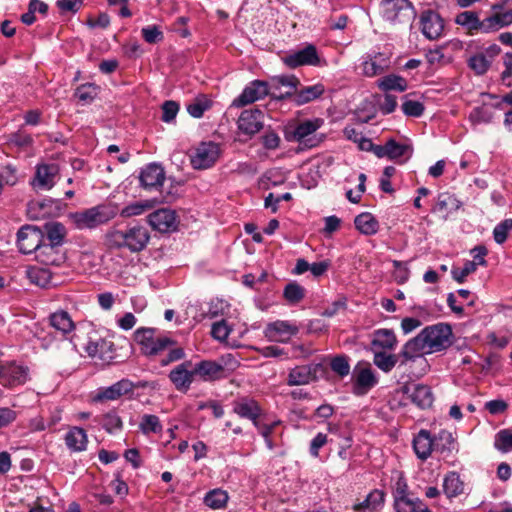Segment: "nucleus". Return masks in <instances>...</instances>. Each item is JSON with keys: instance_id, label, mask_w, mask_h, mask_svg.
<instances>
[{"instance_id": "obj_1", "label": "nucleus", "mask_w": 512, "mask_h": 512, "mask_svg": "<svg viewBox=\"0 0 512 512\" xmlns=\"http://www.w3.org/2000/svg\"><path fill=\"white\" fill-rule=\"evenodd\" d=\"M452 328L447 323H437L425 327L416 337L410 339L402 348V364L423 354L440 352L452 344Z\"/></svg>"}, {"instance_id": "obj_2", "label": "nucleus", "mask_w": 512, "mask_h": 512, "mask_svg": "<svg viewBox=\"0 0 512 512\" xmlns=\"http://www.w3.org/2000/svg\"><path fill=\"white\" fill-rule=\"evenodd\" d=\"M149 240V231L142 225L129 226L125 230H112L106 234V241L110 247L126 248L133 253L145 249Z\"/></svg>"}, {"instance_id": "obj_3", "label": "nucleus", "mask_w": 512, "mask_h": 512, "mask_svg": "<svg viewBox=\"0 0 512 512\" xmlns=\"http://www.w3.org/2000/svg\"><path fill=\"white\" fill-rule=\"evenodd\" d=\"M116 215L114 209L108 205H97L81 211L69 213L68 218L76 229H95L108 223Z\"/></svg>"}, {"instance_id": "obj_4", "label": "nucleus", "mask_w": 512, "mask_h": 512, "mask_svg": "<svg viewBox=\"0 0 512 512\" xmlns=\"http://www.w3.org/2000/svg\"><path fill=\"white\" fill-rule=\"evenodd\" d=\"M134 340L141 352L149 357L160 355L175 343L171 338L157 334L155 328H138L134 332Z\"/></svg>"}, {"instance_id": "obj_5", "label": "nucleus", "mask_w": 512, "mask_h": 512, "mask_svg": "<svg viewBox=\"0 0 512 512\" xmlns=\"http://www.w3.org/2000/svg\"><path fill=\"white\" fill-rule=\"evenodd\" d=\"M381 17L393 24H409L416 17V11L409 0H381Z\"/></svg>"}, {"instance_id": "obj_6", "label": "nucleus", "mask_w": 512, "mask_h": 512, "mask_svg": "<svg viewBox=\"0 0 512 512\" xmlns=\"http://www.w3.org/2000/svg\"><path fill=\"white\" fill-rule=\"evenodd\" d=\"M324 120L314 118L298 123L293 132L292 139L304 148H314L323 141V135H317L316 131L323 125Z\"/></svg>"}, {"instance_id": "obj_7", "label": "nucleus", "mask_w": 512, "mask_h": 512, "mask_svg": "<svg viewBox=\"0 0 512 512\" xmlns=\"http://www.w3.org/2000/svg\"><path fill=\"white\" fill-rule=\"evenodd\" d=\"M220 146L212 141L199 143L190 154V162L194 169L204 170L212 167L220 157Z\"/></svg>"}, {"instance_id": "obj_8", "label": "nucleus", "mask_w": 512, "mask_h": 512, "mask_svg": "<svg viewBox=\"0 0 512 512\" xmlns=\"http://www.w3.org/2000/svg\"><path fill=\"white\" fill-rule=\"evenodd\" d=\"M45 234L37 226L24 225L17 232V246L23 254L36 253L44 241Z\"/></svg>"}, {"instance_id": "obj_9", "label": "nucleus", "mask_w": 512, "mask_h": 512, "mask_svg": "<svg viewBox=\"0 0 512 512\" xmlns=\"http://www.w3.org/2000/svg\"><path fill=\"white\" fill-rule=\"evenodd\" d=\"M29 379V368L16 362L0 364V384L9 389L24 385Z\"/></svg>"}, {"instance_id": "obj_10", "label": "nucleus", "mask_w": 512, "mask_h": 512, "mask_svg": "<svg viewBox=\"0 0 512 512\" xmlns=\"http://www.w3.org/2000/svg\"><path fill=\"white\" fill-rule=\"evenodd\" d=\"M378 380L369 363H358L353 370L352 392L357 396L367 394Z\"/></svg>"}, {"instance_id": "obj_11", "label": "nucleus", "mask_w": 512, "mask_h": 512, "mask_svg": "<svg viewBox=\"0 0 512 512\" xmlns=\"http://www.w3.org/2000/svg\"><path fill=\"white\" fill-rule=\"evenodd\" d=\"M324 371L321 363H311L300 365L290 369L287 376V385L300 386L307 385L318 379V374Z\"/></svg>"}, {"instance_id": "obj_12", "label": "nucleus", "mask_w": 512, "mask_h": 512, "mask_svg": "<svg viewBox=\"0 0 512 512\" xmlns=\"http://www.w3.org/2000/svg\"><path fill=\"white\" fill-rule=\"evenodd\" d=\"M269 92L268 82L254 80L250 82L249 85L243 89L242 93L233 100L231 106L236 108L244 107L268 96Z\"/></svg>"}, {"instance_id": "obj_13", "label": "nucleus", "mask_w": 512, "mask_h": 512, "mask_svg": "<svg viewBox=\"0 0 512 512\" xmlns=\"http://www.w3.org/2000/svg\"><path fill=\"white\" fill-rule=\"evenodd\" d=\"M282 60L286 66L292 69L305 65L318 66L320 63L317 49L312 44H309L300 50L292 51L285 55Z\"/></svg>"}, {"instance_id": "obj_14", "label": "nucleus", "mask_w": 512, "mask_h": 512, "mask_svg": "<svg viewBox=\"0 0 512 512\" xmlns=\"http://www.w3.org/2000/svg\"><path fill=\"white\" fill-rule=\"evenodd\" d=\"M168 377L176 390L187 392L191 384L196 380L192 361L186 360L176 365L170 371Z\"/></svg>"}, {"instance_id": "obj_15", "label": "nucleus", "mask_w": 512, "mask_h": 512, "mask_svg": "<svg viewBox=\"0 0 512 512\" xmlns=\"http://www.w3.org/2000/svg\"><path fill=\"white\" fill-rule=\"evenodd\" d=\"M148 222L154 230L161 233L173 232L178 226L176 212L168 208H161L150 213Z\"/></svg>"}, {"instance_id": "obj_16", "label": "nucleus", "mask_w": 512, "mask_h": 512, "mask_svg": "<svg viewBox=\"0 0 512 512\" xmlns=\"http://www.w3.org/2000/svg\"><path fill=\"white\" fill-rule=\"evenodd\" d=\"M421 31L429 40H435L442 36L444 22L441 16L432 10L424 11L420 17Z\"/></svg>"}, {"instance_id": "obj_17", "label": "nucleus", "mask_w": 512, "mask_h": 512, "mask_svg": "<svg viewBox=\"0 0 512 512\" xmlns=\"http://www.w3.org/2000/svg\"><path fill=\"white\" fill-rule=\"evenodd\" d=\"M233 412L241 418L252 421L254 426H258V419L262 414V408L255 399L241 397L233 402Z\"/></svg>"}, {"instance_id": "obj_18", "label": "nucleus", "mask_w": 512, "mask_h": 512, "mask_svg": "<svg viewBox=\"0 0 512 512\" xmlns=\"http://www.w3.org/2000/svg\"><path fill=\"white\" fill-rule=\"evenodd\" d=\"M455 23L463 27L469 35L487 34L486 18L480 19L475 11H463L456 15Z\"/></svg>"}, {"instance_id": "obj_19", "label": "nucleus", "mask_w": 512, "mask_h": 512, "mask_svg": "<svg viewBox=\"0 0 512 512\" xmlns=\"http://www.w3.org/2000/svg\"><path fill=\"white\" fill-rule=\"evenodd\" d=\"M134 384L128 379H121L109 387H101L97 390L94 399L98 401H113L124 395L132 393Z\"/></svg>"}, {"instance_id": "obj_20", "label": "nucleus", "mask_w": 512, "mask_h": 512, "mask_svg": "<svg viewBox=\"0 0 512 512\" xmlns=\"http://www.w3.org/2000/svg\"><path fill=\"white\" fill-rule=\"evenodd\" d=\"M298 326L283 320L269 323L265 329V335L272 341L286 342L298 333Z\"/></svg>"}, {"instance_id": "obj_21", "label": "nucleus", "mask_w": 512, "mask_h": 512, "mask_svg": "<svg viewBox=\"0 0 512 512\" xmlns=\"http://www.w3.org/2000/svg\"><path fill=\"white\" fill-rule=\"evenodd\" d=\"M139 180L145 189H158L165 181L164 168L160 164L150 163L142 168Z\"/></svg>"}, {"instance_id": "obj_22", "label": "nucleus", "mask_w": 512, "mask_h": 512, "mask_svg": "<svg viewBox=\"0 0 512 512\" xmlns=\"http://www.w3.org/2000/svg\"><path fill=\"white\" fill-rule=\"evenodd\" d=\"M263 127V111L260 109L244 110L238 119V128L247 135H254Z\"/></svg>"}, {"instance_id": "obj_23", "label": "nucleus", "mask_w": 512, "mask_h": 512, "mask_svg": "<svg viewBox=\"0 0 512 512\" xmlns=\"http://www.w3.org/2000/svg\"><path fill=\"white\" fill-rule=\"evenodd\" d=\"M195 378L204 382H212L223 376V365L212 360H202L193 364Z\"/></svg>"}, {"instance_id": "obj_24", "label": "nucleus", "mask_w": 512, "mask_h": 512, "mask_svg": "<svg viewBox=\"0 0 512 512\" xmlns=\"http://www.w3.org/2000/svg\"><path fill=\"white\" fill-rule=\"evenodd\" d=\"M35 257L45 266H60L65 261V254L61 247L49 243H42Z\"/></svg>"}, {"instance_id": "obj_25", "label": "nucleus", "mask_w": 512, "mask_h": 512, "mask_svg": "<svg viewBox=\"0 0 512 512\" xmlns=\"http://www.w3.org/2000/svg\"><path fill=\"white\" fill-rule=\"evenodd\" d=\"M88 355L104 362H110L113 359L114 344L112 341L104 338L90 340L85 348Z\"/></svg>"}, {"instance_id": "obj_26", "label": "nucleus", "mask_w": 512, "mask_h": 512, "mask_svg": "<svg viewBox=\"0 0 512 512\" xmlns=\"http://www.w3.org/2000/svg\"><path fill=\"white\" fill-rule=\"evenodd\" d=\"M362 73L367 77H374L384 73L390 66L389 58L383 53L368 56L362 62Z\"/></svg>"}, {"instance_id": "obj_27", "label": "nucleus", "mask_w": 512, "mask_h": 512, "mask_svg": "<svg viewBox=\"0 0 512 512\" xmlns=\"http://www.w3.org/2000/svg\"><path fill=\"white\" fill-rule=\"evenodd\" d=\"M385 503V493L382 490H372L366 498L352 506L355 512H379Z\"/></svg>"}, {"instance_id": "obj_28", "label": "nucleus", "mask_w": 512, "mask_h": 512, "mask_svg": "<svg viewBox=\"0 0 512 512\" xmlns=\"http://www.w3.org/2000/svg\"><path fill=\"white\" fill-rule=\"evenodd\" d=\"M413 448L418 458L426 460L434 451V439L427 430H420L413 439Z\"/></svg>"}, {"instance_id": "obj_29", "label": "nucleus", "mask_w": 512, "mask_h": 512, "mask_svg": "<svg viewBox=\"0 0 512 512\" xmlns=\"http://www.w3.org/2000/svg\"><path fill=\"white\" fill-rule=\"evenodd\" d=\"M65 444L71 452H82L86 450L88 437L83 428L74 426L65 435Z\"/></svg>"}, {"instance_id": "obj_30", "label": "nucleus", "mask_w": 512, "mask_h": 512, "mask_svg": "<svg viewBox=\"0 0 512 512\" xmlns=\"http://www.w3.org/2000/svg\"><path fill=\"white\" fill-rule=\"evenodd\" d=\"M324 91L325 89L322 84L305 86L299 90L296 89L291 98L296 105L300 106L319 98Z\"/></svg>"}, {"instance_id": "obj_31", "label": "nucleus", "mask_w": 512, "mask_h": 512, "mask_svg": "<svg viewBox=\"0 0 512 512\" xmlns=\"http://www.w3.org/2000/svg\"><path fill=\"white\" fill-rule=\"evenodd\" d=\"M58 172L55 164H42L37 166L33 185L40 188H51L54 184V177Z\"/></svg>"}, {"instance_id": "obj_32", "label": "nucleus", "mask_w": 512, "mask_h": 512, "mask_svg": "<svg viewBox=\"0 0 512 512\" xmlns=\"http://www.w3.org/2000/svg\"><path fill=\"white\" fill-rule=\"evenodd\" d=\"M410 392V399L420 408H428L433 403V394L429 386L424 384H415L412 389L406 388Z\"/></svg>"}, {"instance_id": "obj_33", "label": "nucleus", "mask_w": 512, "mask_h": 512, "mask_svg": "<svg viewBox=\"0 0 512 512\" xmlns=\"http://www.w3.org/2000/svg\"><path fill=\"white\" fill-rule=\"evenodd\" d=\"M512 24V8L508 11L493 12L492 15L486 17L487 34L496 32L501 28Z\"/></svg>"}, {"instance_id": "obj_34", "label": "nucleus", "mask_w": 512, "mask_h": 512, "mask_svg": "<svg viewBox=\"0 0 512 512\" xmlns=\"http://www.w3.org/2000/svg\"><path fill=\"white\" fill-rule=\"evenodd\" d=\"M27 276L31 283L40 287L56 285L53 281L52 272L46 267L32 266L27 270Z\"/></svg>"}, {"instance_id": "obj_35", "label": "nucleus", "mask_w": 512, "mask_h": 512, "mask_svg": "<svg viewBox=\"0 0 512 512\" xmlns=\"http://www.w3.org/2000/svg\"><path fill=\"white\" fill-rule=\"evenodd\" d=\"M50 325L63 334H68L74 330L75 324L68 312L59 310L52 313L49 317Z\"/></svg>"}, {"instance_id": "obj_36", "label": "nucleus", "mask_w": 512, "mask_h": 512, "mask_svg": "<svg viewBox=\"0 0 512 512\" xmlns=\"http://www.w3.org/2000/svg\"><path fill=\"white\" fill-rule=\"evenodd\" d=\"M355 227L364 235H374L378 232L379 223L376 218L368 212L359 214L354 219Z\"/></svg>"}, {"instance_id": "obj_37", "label": "nucleus", "mask_w": 512, "mask_h": 512, "mask_svg": "<svg viewBox=\"0 0 512 512\" xmlns=\"http://www.w3.org/2000/svg\"><path fill=\"white\" fill-rule=\"evenodd\" d=\"M44 228L49 244L61 247L67 234L65 226L60 222H49L45 224Z\"/></svg>"}, {"instance_id": "obj_38", "label": "nucleus", "mask_w": 512, "mask_h": 512, "mask_svg": "<svg viewBox=\"0 0 512 512\" xmlns=\"http://www.w3.org/2000/svg\"><path fill=\"white\" fill-rule=\"evenodd\" d=\"M397 343L393 330L378 329L373 333L372 346L383 349H394Z\"/></svg>"}, {"instance_id": "obj_39", "label": "nucleus", "mask_w": 512, "mask_h": 512, "mask_svg": "<svg viewBox=\"0 0 512 512\" xmlns=\"http://www.w3.org/2000/svg\"><path fill=\"white\" fill-rule=\"evenodd\" d=\"M443 490L447 497H456L464 492V483L456 472H450L443 481Z\"/></svg>"}, {"instance_id": "obj_40", "label": "nucleus", "mask_w": 512, "mask_h": 512, "mask_svg": "<svg viewBox=\"0 0 512 512\" xmlns=\"http://www.w3.org/2000/svg\"><path fill=\"white\" fill-rule=\"evenodd\" d=\"M395 512H432L419 498L394 501Z\"/></svg>"}, {"instance_id": "obj_41", "label": "nucleus", "mask_w": 512, "mask_h": 512, "mask_svg": "<svg viewBox=\"0 0 512 512\" xmlns=\"http://www.w3.org/2000/svg\"><path fill=\"white\" fill-rule=\"evenodd\" d=\"M212 107V101L206 95H199L187 104V112L194 118H201Z\"/></svg>"}, {"instance_id": "obj_42", "label": "nucleus", "mask_w": 512, "mask_h": 512, "mask_svg": "<svg viewBox=\"0 0 512 512\" xmlns=\"http://www.w3.org/2000/svg\"><path fill=\"white\" fill-rule=\"evenodd\" d=\"M434 439V451L440 454L450 453L455 446V441L451 432L441 430Z\"/></svg>"}, {"instance_id": "obj_43", "label": "nucleus", "mask_w": 512, "mask_h": 512, "mask_svg": "<svg viewBox=\"0 0 512 512\" xmlns=\"http://www.w3.org/2000/svg\"><path fill=\"white\" fill-rule=\"evenodd\" d=\"M388 144V159L390 160H399L401 157L406 156V159H409L412 156L413 149L410 145L398 143L393 138L387 141ZM401 163L404 162L400 161Z\"/></svg>"}, {"instance_id": "obj_44", "label": "nucleus", "mask_w": 512, "mask_h": 512, "mask_svg": "<svg viewBox=\"0 0 512 512\" xmlns=\"http://www.w3.org/2000/svg\"><path fill=\"white\" fill-rule=\"evenodd\" d=\"M491 64V59H489L488 56L482 52L471 55L467 59L468 67L476 75H484L489 70Z\"/></svg>"}, {"instance_id": "obj_45", "label": "nucleus", "mask_w": 512, "mask_h": 512, "mask_svg": "<svg viewBox=\"0 0 512 512\" xmlns=\"http://www.w3.org/2000/svg\"><path fill=\"white\" fill-rule=\"evenodd\" d=\"M229 496L222 489H213L204 497V503L211 509H222L226 506Z\"/></svg>"}, {"instance_id": "obj_46", "label": "nucleus", "mask_w": 512, "mask_h": 512, "mask_svg": "<svg viewBox=\"0 0 512 512\" xmlns=\"http://www.w3.org/2000/svg\"><path fill=\"white\" fill-rule=\"evenodd\" d=\"M99 87L93 83H85L77 87L74 96L82 104L91 103L98 95Z\"/></svg>"}, {"instance_id": "obj_47", "label": "nucleus", "mask_w": 512, "mask_h": 512, "mask_svg": "<svg viewBox=\"0 0 512 512\" xmlns=\"http://www.w3.org/2000/svg\"><path fill=\"white\" fill-rule=\"evenodd\" d=\"M152 207L153 201L151 200L133 202L121 209L120 216L124 218L138 216L143 214L147 210H150Z\"/></svg>"}, {"instance_id": "obj_48", "label": "nucleus", "mask_w": 512, "mask_h": 512, "mask_svg": "<svg viewBox=\"0 0 512 512\" xmlns=\"http://www.w3.org/2000/svg\"><path fill=\"white\" fill-rule=\"evenodd\" d=\"M378 86L383 91H405L407 88L406 80L400 76L388 75L378 81Z\"/></svg>"}, {"instance_id": "obj_49", "label": "nucleus", "mask_w": 512, "mask_h": 512, "mask_svg": "<svg viewBox=\"0 0 512 512\" xmlns=\"http://www.w3.org/2000/svg\"><path fill=\"white\" fill-rule=\"evenodd\" d=\"M139 429L145 435L150 433H160L163 429L158 416L152 414H144L141 418Z\"/></svg>"}, {"instance_id": "obj_50", "label": "nucleus", "mask_w": 512, "mask_h": 512, "mask_svg": "<svg viewBox=\"0 0 512 512\" xmlns=\"http://www.w3.org/2000/svg\"><path fill=\"white\" fill-rule=\"evenodd\" d=\"M283 296L289 304L295 305L305 297V289L298 283L291 282L285 286Z\"/></svg>"}, {"instance_id": "obj_51", "label": "nucleus", "mask_w": 512, "mask_h": 512, "mask_svg": "<svg viewBox=\"0 0 512 512\" xmlns=\"http://www.w3.org/2000/svg\"><path fill=\"white\" fill-rule=\"evenodd\" d=\"M470 120L474 123H489L494 118V108L491 105L484 104L474 108L470 113Z\"/></svg>"}, {"instance_id": "obj_52", "label": "nucleus", "mask_w": 512, "mask_h": 512, "mask_svg": "<svg viewBox=\"0 0 512 512\" xmlns=\"http://www.w3.org/2000/svg\"><path fill=\"white\" fill-rule=\"evenodd\" d=\"M494 447L502 453L512 451V430L502 429L498 431L494 438Z\"/></svg>"}, {"instance_id": "obj_53", "label": "nucleus", "mask_w": 512, "mask_h": 512, "mask_svg": "<svg viewBox=\"0 0 512 512\" xmlns=\"http://www.w3.org/2000/svg\"><path fill=\"white\" fill-rule=\"evenodd\" d=\"M331 370L339 377L344 378L350 373L349 357L347 355H337L330 361Z\"/></svg>"}, {"instance_id": "obj_54", "label": "nucleus", "mask_w": 512, "mask_h": 512, "mask_svg": "<svg viewBox=\"0 0 512 512\" xmlns=\"http://www.w3.org/2000/svg\"><path fill=\"white\" fill-rule=\"evenodd\" d=\"M374 364L382 371L390 372L397 363V356L385 352H376L373 359Z\"/></svg>"}, {"instance_id": "obj_55", "label": "nucleus", "mask_w": 512, "mask_h": 512, "mask_svg": "<svg viewBox=\"0 0 512 512\" xmlns=\"http://www.w3.org/2000/svg\"><path fill=\"white\" fill-rule=\"evenodd\" d=\"M101 425L108 433L121 430L123 427L121 418L115 412H109L103 415Z\"/></svg>"}, {"instance_id": "obj_56", "label": "nucleus", "mask_w": 512, "mask_h": 512, "mask_svg": "<svg viewBox=\"0 0 512 512\" xmlns=\"http://www.w3.org/2000/svg\"><path fill=\"white\" fill-rule=\"evenodd\" d=\"M402 111L409 117H420L424 112V105L420 101L411 100L406 96L402 103Z\"/></svg>"}, {"instance_id": "obj_57", "label": "nucleus", "mask_w": 512, "mask_h": 512, "mask_svg": "<svg viewBox=\"0 0 512 512\" xmlns=\"http://www.w3.org/2000/svg\"><path fill=\"white\" fill-rule=\"evenodd\" d=\"M143 39L149 44L159 43L164 39V34L156 25H148L141 30Z\"/></svg>"}, {"instance_id": "obj_58", "label": "nucleus", "mask_w": 512, "mask_h": 512, "mask_svg": "<svg viewBox=\"0 0 512 512\" xmlns=\"http://www.w3.org/2000/svg\"><path fill=\"white\" fill-rule=\"evenodd\" d=\"M510 230H512V219H505L496 225L493 230V237L495 242L498 244L504 243Z\"/></svg>"}, {"instance_id": "obj_59", "label": "nucleus", "mask_w": 512, "mask_h": 512, "mask_svg": "<svg viewBox=\"0 0 512 512\" xmlns=\"http://www.w3.org/2000/svg\"><path fill=\"white\" fill-rule=\"evenodd\" d=\"M476 263L471 261L465 262L463 268L454 267L451 270L452 278L458 282L463 283L468 275L476 271Z\"/></svg>"}, {"instance_id": "obj_60", "label": "nucleus", "mask_w": 512, "mask_h": 512, "mask_svg": "<svg viewBox=\"0 0 512 512\" xmlns=\"http://www.w3.org/2000/svg\"><path fill=\"white\" fill-rule=\"evenodd\" d=\"M504 69L501 72V81L504 85L512 87V53L506 52L503 56Z\"/></svg>"}, {"instance_id": "obj_61", "label": "nucleus", "mask_w": 512, "mask_h": 512, "mask_svg": "<svg viewBox=\"0 0 512 512\" xmlns=\"http://www.w3.org/2000/svg\"><path fill=\"white\" fill-rule=\"evenodd\" d=\"M179 111V105L175 101H165L162 105V121L166 123L172 122Z\"/></svg>"}, {"instance_id": "obj_62", "label": "nucleus", "mask_w": 512, "mask_h": 512, "mask_svg": "<svg viewBox=\"0 0 512 512\" xmlns=\"http://www.w3.org/2000/svg\"><path fill=\"white\" fill-rule=\"evenodd\" d=\"M328 443V436L319 432L310 442L309 453L312 457H319V451Z\"/></svg>"}, {"instance_id": "obj_63", "label": "nucleus", "mask_w": 512, "mask_h": 512, "mask_svg": "<svg viewBox=\"0 0 512 512\" xmlns=\"http://www.w3.org/2000/svg\"><path fill=\"white\" fill-rule=\"evenodd\" d=\"M230 332L231 329L228 327L225 320H221L212 325L211 334L215 339L219 341H225L228 338Z\"/></svg>"}, {"instance_id": "obj_64", "label": "nucleus", "mask_w": 512, "mask_h": 512, "mask_svg": "<svg viewBox=\"0 0 512 512\" xmlns=\"http://www.w3.org/2000/svg\"><path fill=\"white\" fill-rule=\"evenodd\" d=\"M261 140L263 146L268 150L277 149L281 142V138L279 137V135L272 130L266 131L262 135Z\"/></svg>"}]
</instances>
